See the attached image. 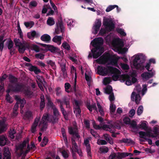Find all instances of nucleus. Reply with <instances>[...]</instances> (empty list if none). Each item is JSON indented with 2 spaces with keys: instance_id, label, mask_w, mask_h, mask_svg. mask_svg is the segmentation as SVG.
Returning a JSON list of instances; mask_svg holds the SVG:
<instances>
[{
  "instance_id": "obj_1",
  "label": "nucleus",
  "mask_w": 159,
  "mask_h": 159,
  "mask_svg": "<svg viewBox=\"0 0 159 159\" xmlns=\"http://www.w3.org/2000/svg\"><path fill=\"white\" fill-rule=\"evenodd\" d=\"M118 59L111 55L109 54L103 55L99 58L97 59V62L100 64H106L107 67L102 66L98 67V70L99 74L105 75L110 74L112 76L113 80H116L120 76L121 72L118 69L110 66V65L116 66Z\"/></svg>"
},
{
  "instance_id": "obj_2",
  "label": "nucleus",
  "mask_w": 159,
  "mask_h": 159,
  "mask_svg": "<svg viewBox=\"0 0 159 159\" xmlns=\"http://www.w3.org/2000/svg\"><path fill=\"white\" fill-rule=\"evenodd\" d=\"M68 131L69 133L73 135V137L71 138L72 146H74L76 151H78V146L76 143L75 141L80 143L81 139L80 136L78 133V129L76 127L74 128L70 127L68 129Z\"/></svg>"
},
{
  "instance_id": "obj_3",
  "label": "nucleus",
  "mask_w": 159,
  "mask_h": 159,
  "mask_svg": "<svg viewBox=\"0 0 159 159\" xmlns=\"http://www.w3.org/2000/svg\"><path fill=\"white\" fill-rule=\"evenodd\" d=\"M139 134L140 138L147 139L146 136L152 138L156 137L159 134V128L158 127H155L154 128L152 131L150 128L148 129L147 132L141 131L139 132Z\"/></svg>"
},
{
  "instance_id": "obj_4",
  "label": "nucleus",
  "mask_w": 159,
  "mask_h": 159,
  "mask_svg": "<svg viewBox=\"0 0 159 159\" xmlns=\"http://www.w3.org/2000/svg\"><path fill=\"white\" fill-rule=\"evenodd\" d=\"M29 144V140H25L22 143L16 146L15 152L19 157L21 156L23 152L26 149Z\"/></svg>"
},
{
  "instance_id": "obj_5",
  "label": "nucleus",
  "mask_w": 159,
  "mask_h": 159,
  "mask_svg": "<svg viewBox=\"0 0 159 159\" xmlns=\"http://www.w3.org/2000/svg\"><path fill=\"white\" fill-rule=\"evenodd\" d=\"M135 90L138 93L135 91L133 92L131 94V98L132 101H135L137 104H139L141 100V97L139 93L141 91V88L140 85L136 87Z\"/></svg>"
},
{
  "instance_id": "obj_6",
  "label": "nucleus",
  "mask_w": 159,
  "mask_h": 159,
  "mask_svg": "<svg viewBox=\"0 0 159 159\" xmlns=\"http://www.w3.org/2000/svg\"><path fill=\"white\" fill-rule=\"evenodd\" d=\"M48 117V113H45L43 115L39 125V127L40 128L41 131H45L47 129L48 125L46 121L47 120V119Z\"/></svg>"
},
{
  "instance_id": "obj_7",
  "label": "nucleus",
  "mask_w": 159,
  "mask_h": 159,
  "mask_svg": "<svg viewBox=\"0 0 159 159\" xmlns=\"http://www.w3.org/2000/svg\"><path fill=\"white\" fill-rule=\"evenodd\" d=\"M113 45L119 51L124 52L126 51L125 48H122L124 46L123 43L121 41L115 40L112 42Z\"/></svg>"
},
{
  "instance_id": "obj_8",
  "label": "nucleus",
  "mask_w": 159,
  "mask_h": 159,
  "mask_svg": "<svg viewBox=\"0 0 159 159\" xmlns=\"http://www.w3.org/2000/svg\"><path fill=\"white\" fill-rule=\"evenodd\" d=\"M57 28L55 29V34H59L60 32L63 33L64 31V27L62 20H58L56 23Z\"/></svg>"
},
{
  "instance_id": "obj_9",
  "label": "nucleus",
  "mask_w": 159,
  "mask_h": 159,
  "mask_svg": "<svg viewBox=\"0 0 159 159\" xmlns=\"http://www.w3.org/2000/svg\"><path fill=\"white\" fill-rule=\"evenodd\" d=\"M115 128L120 129V126H113L112 124L104 125L102 126V128L104 130L109 131L111 133H113L114 132Z\"/></svg>"
},
{
  "instance_id": "obj_10",
  "label": "nucleus",
  "mask_w": 159,
  "mask_h": 159,
  "mask_svg": "<svg viewBox=\"0 0 159 159\" xmlns=\"http://www.w3.org/2000/svg\"><path fill=\"white\" fill-rule=\"evenodd\" d=\"M93 45L96 48L97 51L100 48V47L103 43V40L101 38H95L94 39Z\"/></svg>"
},
{
  "instance_id": "obj_11",
  "label": "nucleus",
  "mask_w": 159,
  "mask_h": 159,
  "mask_svg": "<svg viewBox=\"0 0 159 159\" xmlns=\"http://www.w3.org/2000/svg\"><path fill=\"white\" fill-rule=\"evenodd\" d=\"M103 25L107 30L109 31H111L115 27L114 24L112 20H105L103 22Z\"/></svg>"
},
{
  "instance_id": "obj_12",
  "label": "nucleus",
  "mask_w": 159,
  "mask_h": 159,
  "mask_svg": "<svg viewBox=\"0 0 159 159\" xmlns=\"http://www.w3.org/2000/svg\"><path fill=\"white\" fill-rule=\"evenodd\" d=\"M40 119V117H37L35 119L31 128V132L34 133L36 131V127Z\"/></svg>"
},
{
  "instance_id": "obj_13",
  "label": "nucleus",
  "mask_w": 159,
  "mask_h": 159,
  "mask_svg": "<svg viewBox=\"0 0 159 159\" xmlns=\"http://www.w3.org/2000/svg\"><path fill=\"white\" fill-rule=\"evenodd\" d=\"M154 72H145L142 74L141 75L143 80L144 81H146L149 78L152 77L154 76Z\"/></svg>"
},
{
  "instance_id": "obj_14",
  "label": "nucleus",
  "mask_w": 159,
  "mask_h": 159,
  "mask_svg": "<svg viewBox=\"0 0 159 159\" xmlns=\"http://www.w3.org/2000/svg\"><path fill=\"white\" fill-rule=\"evenodd\" d=\"M140 57L139 56H135L133 62V65L137 69L139 68L141 66V64L143 62L140 61Z\"/></svg>"
},
{
  "instance_id": "obj_15",
  "label": "nucleus",
  "mask_w": 159,
  "mask_h": 159,
  "mask_svg": "<svg viewBox=\"0 0 159 159\" xmlns=\"http://www.w3.org/2000/svg\"><path fill=\"white\" fill-rule=\"evenodd\" d=\"M91 137L85 139L84 140V144L85 146L88 153L89 154L91 152V147L89 143V141L91 140Z\"/></svg>"
},
{
  "instance_id": "obj_16",
  "label": "nucleus",
  "mask_w": 159,
  "mask_h": 159,
  "mask_svg": "<svg viewBox=\"0 0 159 159\" xmlns=\"http://www.w3.org/2000/svg\"><path fill=\"white\" fill-rule=\"evenodd\" d=\"M39 35L38 33H36V32L34 30L28 33L27 34L28 38L31 39H33L34 38H38Z\"/></svg>"
},
{
  "instance_id": "obj_17",
  "label": "nucleus",
  "mask_w": 159,
  "mask_h": 159,
  "mask_svg": "<svg viewBox=\"0 0 159 159\" xmlns=\"http://www.w3.org/2000/svg\"><path fill=\"white\" fill-rule=\"evenodd\" d=\"M15 99L17 101L18 103L19 102V103L20 104V107L22 108L24 107V104L26 103V101L25 99H21L19 96H16Z\"/></svg>"
},
{
  "instance_id": "obj_18",
  "label": "nucleus",
  "mask_w": 159,
  "mask_h": 159,
  "mask_svg": "<svg viewBox=\"0 0 159 159\" xmlns=\"http://www.w3.org/2000/svg\"><path fill=\"white\" fill-rule=\"evenodd\" d=\"M7 124L4 121H0V134L2 133L7 129Z\"/></svg>"
},
{
  "instance_id": "obj_19",
  "label": "nucleus",
  "mask_w": 159,
  "mask_h": 159,
  "mask_svg": "<svg viewBox=\"0 0 159 159\" xmlns=\"http://www.w3.org/2000/svg\"><path fill=\"white\" fill-rule=\"evenodd\" d=\"M23 87L19 84L16 85L13 87L12 89L13 91L16 92H22L23 91Z\"/></svg>"
},
{
  "instance_id": "obj_20",
  "label": "nucleus",
  "mask_w": 159,
  "mask_h": 159,
  "mask_svg": "<svg viewBox=\"0 0 159 159\" xmlns=\"http://www.w3.org/2000/svg\"><path fill=\"white\" fill-rule=\"evenodd\" d=\"M59 117L55 116L54 115L51 116L50 117L48 116V117L47 119V120L52 123H55L58 121Z\"/></svg>"
},
{
  "instance_id": "obj_21",
  "label": "nucleus",
  "mask_w": 159,
  "mask_h": 159,
  "mask_svg": "<svg viewBox=\"0 0 159 159\" xmlns=\"http://www.w3.org/2000/svg\"><path fill=\"white\" fill-rule=\"evenodd\" d=\"M130 127L132 128V131L136 132L138 130V125H137L136 122L134 120H132L130 122Z\"/></svg>"
},
{
  "instance_id": "obj_22",
  "label": "nucleus",
  "mask_w": 159,
  "mask_h": 159,
  "mask_svg": "<svg viewBox=\"0 0 159 159\" xmlns=\"http://www.w3.org/2000/svg\"><path fill=\"white\" fill-rule=\"evenodd\" d=\"M150 128L148 127L146 123L144 122H141V124L138 125V129H141L145 130L147 132L148 129H150Z\"/></svg>"
},
{
  "instance_id": "obj_23",
  "label": "nucleus",
  "mask_w": 159,
  "mask_h": 159,
  "mask_svg": "<svg viewBox=\"0 0 159 159\" xmlns=\"http://www.w3.org/2000/svg\"><path fill=\"white\" fill-rule=\"evenodd\" d=\"M4 157L3 159L11 158L10 153L9 149L7 148H4L3 153Z\"/></svg>"
},
{
  "instance_id": "obj_24",
  "label": "nucleus",
  "mask_w": 159,
  "mask_h": 159,
  "mask_svg": "<svg viewBox=\"0 0 159 159\" xmlns=\"http://www.w3.org/2000/svg\"><path fill=\"white\" fill-rule=\"evenodd\" d=\"M62 63L61 64V70L62 71V74L64 76H66L67 75V72L66 69V65L65 63H64L63 61H61Z\"/></svg>"
},
{
  "instance_id": "obj_25",
  "label": "nucleus",
  "mask_w": 159,
  "mask_h": 159,
  "mask_svg": "<svg viewBox=\"0 0 159 159\" xmlns=\"http://www.w3.org/2000/svg\"><path fill=\"white\" fill-rule=\"evenodd\" d=\"M62 37L61 36L56 35L52 39V41L55 43H57L58 44L60 45L61 43V39Z\"/></svg>"
},
{
  "instance_id": "obj_26",
  "label": "nucleus",
  "mask_w": 159,
  "mask_h": 159,
  "mask_svg": "<svg viewBox=\"0 0 159 159\" xmlns=\"http://www.w3.org/2000/svg\"><path fill=\"white\" fill-rule=\"evenodd\" d=\"M129 155H131L130 153H127L126 152H118L117 153L116 156H117V158H120L122 159L128 156Z\"/></svg>"
},
{
  "instance_id": "obj_27",
  "label": "nucleus",
  "mask_w": 159,
  "mask_h": 159,
  "mask_svg": "<svg viewBox=\"0 0 159 159\" xmlns=\"http://www.w3.org/2000/svg\"><path fill=\"white\" fill-rule=\"evenodd\" d=\"M7 139L4 135L0 137V145L2 146H4L6 143Z\"/></svg>"
},
{
  "instance_id": "obj_28",
  "label": "nucleus",
  "mask_w": 159,
  "mask_h": 159,
  "mask_svg": "<svg viewBox=\"0 0 159 159\" xmlns=\"http://www.w3.org/2000/svg\"><path fill=\"white\" fill-rule=\"evenodd\" d=\"M103 49L102 48H101L99 50V51L97 52H95L93 53V57L95 58H97L99 56H100L102 53L103 52Z\"/></svg>"
},
{
  "instance_id": "obj_29",
  "label": "nucleus",
  "mask_w": 159,
  "mask_h": 159,
  "mask_svg": "<svg viewBox=\"0 0 159 159\" xmlns=\"http://www.w3.org/2000/svg\"><path fill=\"white\" fill-rule=\"evenodd\" d=\"M41 101L40 103V108L42 110L45 106L44 97L43 95H41L40 96Z\"/></svg>"
},
{
  "instance_id": "obj_30",
  "label": "nucleus",
  "mask_w": 159,
  "mask_h": 159,
  "mask_svg": "<svg viewBox=\"0 0 159 159\" xmlns=\"http://www.w3.org/2000/svg\"><path fill=\"white\" fill-rule=\"evenodd\" d=\"M51 38L49 35L47 34H44L41 37V39L42 40L45 42L49 41Z\"/></svg>"
},
{
  "instance_id": "obj_31",
  "label": "nucleus",
  "mask_w": 159,
  "mask_h": 159,
  "mask_svg": "<svg viewBox=\"0 0 159 159\" xmlns=\"http://www.w3.org/2000/svg\"><path fill=\"white\" fill-rule=\"evenodd\" d=\"M62 102H64L66 105L67 108L70 107V99L67 97L65 96L62 98Z\"/></svg>"
},
{
  "instance_id": "obj_32",
  "label": "nucleus",
  "mask_w": 159,
  "mask_h": 159,
  "mask_svg": "<svg viewBox=\"0 0 159 159\" xmlns=\"http://www.w3.org/2000/svg\"><path fill=\"white\" fill-rule=\"evenodd\" d=\"M9 132V137L11 139H14L15 137V135L16 133V131L13 128L11 129Z\"/></svg>"
},
{
  "instance_id": "obj_33",
  "label": "nucleus",
  "mask_w": 159,
  "mask_h": 159,
  "mask_svg": "<svg viewBox=\"0 0 159 159\" xmlns=\"http://www.w3.org/2000/svg\"><path fill=\"white\" fill-rule=\"evenodd\" d=\"M15 44L16 46L18 47L22 46V45L25 44L24 43H22L20 42V40L19 39L16 38L14 40Z\"/></svg>"
},
{
  "instance_id": "obj_34",
  "label": "nucleus",
  "mask_w": 159,
  "mask_h": 159,
  "mask_svg": "<svg viewBox=\"0 0 159 159\" xmlns=\"http://www.w3.org/2000/svg\"><path fill=\"white\" fill-rule=\"evenodd\" d=\"M105 93H106L110 94L112 92V88L110 85L107 86L106 88L104 89Z\"/></svg>"
},
{
  "instance_id": "obj_35",
  "label": "nucleus",
  "mask_w": 159,
  "mask_h": 159,
  "mask_svg": "<svg viewBox=\"0 0 159 159\" xmlns=\"http://www.w3.org/2000/svg\"><path fill=\"white\" fill-rule=\"evenodd\" d=\"M97 104L98 109V111L100 113V115H101L102 116H104V113L103 108L100 105V103L98 102H97Z\"/></svg>"
},
{
  "instance_id": "obj_36",
  "label": "nucleus",
  "mask_w": 159,
  "mask_h": 159,
  "mask_svg": "<svg viewBox=\"0 0 159 159\" xmlns=\"http://www.w3.org/2000/svg\"><path fill=\"white\" fill-rule=\"evenodd\" d=\"M99 151L101 153H106L108 152L109 149L107 147L103 146L99 148Z\"/></svg>"
},
{
  "instance_id": "obj_37",
  "label": "nucleus",
  "mask_w": 159,
  "mask_h": 159,
  "mask_svg": "<svg viewBox=\"0 0 159 159\" xmlns=\"http://www.w3.org/2000/svg\"><path fill=\"white\" fill-rule=\"evenodd\" d=\"M101 25V22L100 20H98V21L95 23L94 25V30L97 32L99 30V28Z\"/></svg>"
},
{
  "instance_id": "obj_38",
  "label": "nucleus",
  "mask_w": 159,
  "mask_h": 159,
  "mask_svg": "<svg viewBox=\"0 0 159 159\" xmlns=\"http://www.w3.org/2000/svg\"><path fill=\"white\" fill-rule=\"evenodd\" d=\"M120 143H133L134 142L131 140L128 139H123L120 140Z\"/></svg>"
},
{
  "instance_id": "obj_39",
  "label": "nucleus",
  "mask_w": 159,
  "mask_h": 159,
  "mask_svg": "<svg viewBox=\"0 0 159 159\" xmlns=\"http://www.w3.org/2000/svg\"><path fill=\"white\" fill-rule=\"evenodd\" d=\"M8 45L7 47L8 49L10 50V52L11 54H12V53H13V51H12L11 50V49L12 48L13 45V42L12 41H10L8 42Z\"/></svg>"
},
{
  "instance_id": "obj_40",
  "label": "nucleus",
  "mask_w": 159,
  "mask_h": 159,
  "mask_svg": "<svg viewBox=\"0 0 159 159\" xmlns=\"http://www.w3.org/2000/svg\"><path fill=\"white\" fill-rule=\"evenodd\" d=\"M52 110H53V115L59 117L60 116V114L58 109L56 107L52 109Z\"/></svg>"
},
{
  "instance_id": "obj_41",
  "label": "nucleus",
  "mask_w": 159,
  "mask_h": 159,
  "mask_svg": "<svg viewBox=\"0 0 159 159\" xmlns=\"http://www.w3.org/2000/svg\"><path fill=\"white\" fill-rule=\"evenodd\" d=\"M48 49L50 51L52 52H57L59 50L58 48L54 47L53 46H49Z\"/></svg>"
},
{
  "instance_id": "obj_42",
  "label": "nucleus",
  "mask_w": 159,
  "mask_h": 159,
  "mask_svg": "<svg viewBox=\"0 0 159 159\" xmlns=\"http://www.w3.org/2000/svg\"><path fill=\"white\" fill-rule=\"evenodd\" d=\"M30 150V147L29 145H28L27 148L26 149L25 151L24 152H23V153H22V157L21 159H24L26 155V154Z\"/></svg>"
},
{
  "instance_id": "obj_43",
  "label": "nucleus",
  "mask_w": 159,
  "mask_h": 159,
  "mask_svg": "<svg viewBox=\"0 0 159 159\" xmlns=\"http://www.w3.org/2000/svg\"><path fill=\"white\" fill-rule=\"evenodd\" d=\"M36 77L37 80H36V82L37 83L38 82L43 83V82L44 81V79L42 76H40L38 75H37Z\"/></svg>"
},
{
  "instance_id": "obj_44",
  "label": "nucleus",
  "mask_w": 159,
  "mask_h": 159,
  "mask_svg": "<svg viewBox=\"0 0 159 159\" xmlns=\"http://www.w3.org/2000/svg\"><path fill=\"white\" fill-rule=\"evenodd\" d=\"M34 24L33 21H30L29 22H25L24 24L27 28H30L32 27Z\"/></svg>"
},
{
  "instance_id": "obj_45",
  "label": "nucleus",
  "mask_w": 159,
  "mask_h": 159,
  "mask_svg": "<svg viewBox=\"0 0 159 159\" xmlns=\"http://www.w3.org/2000/svg\"><path fill=\"white\" fill-rule=\"evenodd\" d=\"M61 132L63 138L64 140L67 142V139L66 136L65 129L64 128H61Z\"/></svg>"
},
{
  "instance_id": "obj_46",
  "label": "nucleus",
  "mask_w": 159,
  "mask_h": 159,
  "mask_svg": "<svg viewBox=\"0 0 159 159\" xmlns=\"http://www.w3.org/2000/svg\"><path fill=\"white\" fill-rule=\"evenodd\" d=\"M71 87V85L70 84L68 83H66L65 84V88L66 91L68 93H70V91L68 89L70 88ZM72 90H71V91H72Z\"/></svg>"
},
{
  "instance_id": "obj_47",
  "label": "nucleus",
  "mask_w": 159,
  "mask_h": 159,
  "mask_svg": "<svg viewBox=\"0 0 159 159\" xmlns=\"http://www.w3.org/2000/svg\"><path fill=\"white\" fill-rule=\"evenodd\" d=\"M111 82V80L110 77H105L103 79V84L105 85L109 84Z\"/></svg>"
},
{
  "instance_id": "obj_48",
  "label": "nucleus",
  "mask_w": 159,
  "mask_h": 159,
  "mask_svg": "<svg viewBox=\"0 0 159 159\" xmlns=\"http://www.w3.org/2000/svg\"><path fill=\"white\" fill-rule=\"evenodd\" d=\"M116 107L115 105L111 104L110 106V111L111 114H113L115 112Z\"/></svg>"
},
{
  "instance_id": "obj_49",
  "label": "nucleus",
  "mask_w": 159,
  "mask_h": 159,
  "mask_svg": "<svg viewBox=\"0 0 159 159\" xmlns=\"http://www.w3.org/2000/svg\"><path fill=\"white\" fill-rule=\"evenodd\" d=\"M48 138L46 137H44L43 139L42 142L41 143V145L42 147H44L45 146L48 142Z\"/></svg>"
},
{
  "instance_id": "obj_50",
  "label": "nucleus",
  "mask_w": 159,
  "mask_h": 159,
  "mask_svg": "<svg viewBox=\"0 0 159 159\" xmlns=\"http://www.w3.org/2000/svg\"><path fill=\"white\" fill-rule=\"evenodd\" d=\"M7 93L6 96V99L7 102H8L9 103H11L12 102V100L9 93V91L8 90L7 91Z\"/></svg>"
},
{
  "instance_id": "obj_51",
  "label": "nucleus",
  "mask_w": 159,
  "mask_h": 159,
  "mask_svg": "<svg viewBox=\"0 0 159 159\" xmlns=\"http://www.w3.org/2000/svg\"><path fill=\"white\" fill-rule=\"evenodd\" d=\"M62 46L65 49L67 50H69L70 49V45L66 42L63 43Z\"/></svg>"
},
{
  "instance_id": "obj_52",
  "label": "nucleus",
  "mask_w": 159,
  "mask_h": 159,
  "mask_svg": "<svg viewBox=\"0 0 159 159\" xmlns=\"http://www.w3.org/2000/svg\"><path fill=\"white\" fill-rule=\"evenodd\" d=\"M97 143L98 145H105L107 144V142L104 140L98 139Z\"/></svg>"
},
{
  "instance_id": "obj_53",
  "label": "nucleus",
  "mask_w": 159,
  "mask_h": 159,
  "mask_svg": "<svg viewBox=\"0 0 159 159\" xmlns=\"http://www.w3.org/2000/svg\"><path fill=\"white\" fill-rule=\"evenodd\" d=\"M143 107L142 106H139L137 111V114L139 116L143 112Z\"/></svg>"
},
{
  "instance_id": "obj_54",
  "label": "nucleus",
  "mask_w": 159,
  "mask_h": 159,
  "mask_svg": "<svg viewBox=\"0 0 159 159\" xmlns=\"http://www.w3.org/2000/svg\"><path fill=\"white\" fill-rule=\"evenodd\" d=\"M23 93L25 96L28 97H30L32 93V92L29 90L23 91Z\"/></svg>"
},
{
  "instance_id": "obj_55",
  "label": "nucleus",
  "mask_w": 159,
  "mask_h": 159,
  "mask_svg": "<svg viewBox=\"0 0 159 159\" xmlns=\"http://www.w3.org/2000/svg\"><path fill=\"white\" fill-rule=\"evenodd\" d=\"M115 8L114 5H109L106 9L107 12H109Z\"/></svg>"
},
{
  "instance_id": "obj_56",
  "label": "nucleus",
  "mask_w": 159,
  "mask_h": 159,
  "mask_svg": "<svg viewBox=\"0 0 159 159\" xmlns=\"http://www.w3.org/2000/svg\"><path fill=\"white\" fill-rule=\"evenodd\" d=\"M85 78L86 80L88 82V84L89 85V84L91 81V78L90 76H89L87 75L86 73H85Z\"/></svg>"
},
{
  "instance_id": "obj_57",
  "label": "nucleus",
  "mask_w": 159,
  "mask_h": 159,
  "mask_svg": "<svg viewBox=\"0 0 159 159\" xmlns=\"http://www.w3.org/2000/svg\"><path fill=\"white\" fill-rule=\"evenodd\" d=\"M48 105L51 107L52 108V109L56 107L53 104V103L50 100L49 98H48Z\"/></svg>"
},
{
  "instance_id": "obj_58",
  "label": "nucleus",
  "mask_w": 159,
  "mask_h": 159,
  "mask_svg": "<svg viewBox=\"0 0 159 159\" xmlns=\"http://www.w3.org/2000/svg\"><path fill=\"white\" fill-rule=\"evenodd\" d=\"M9 81L11 83H14L17 81V79L12 75H9Z\"/></svg>"
},
{
  "instance_id": "obj_59",
  "label": "nucleus",
  "mask_w": 159,
  "mask_h": 159,
  "mask_svg": "<svg viewBox=\"0 0 159 159\" xmlns=\"http://www.w3.org/2000/svg\"><path fill=\"white\" fill-rule=\"evenodd\" d=\"M32 116V113L30 111H27L25 115V117L26 118L29 119Z\"/></svg>"
},
{
  "instance_id": "obj_60",
  "label": "nucleus",
  "mask_w": 159,
  "mask_h": 159,
  "mask_svg": "<svg viewBox=\"0 0 159 159\" xmlns=\"http://www.w3.org/2000/svg\"><path fill=\"white\" fill-rule=\"evenodd\" d=\"M123 121L126 125L129 124L130 122V120L127 117H125L123 119Z\"/></svg>"
},
{
  "instance_id": "obj_61",
  "label": "nucleus",
  "mask_w": 159,
  "mask_h": 159,
  "mask_svg": "<svg viewBox=\"0 0 159 159\" xmlns=\"http://www.w3.org/2000/svg\"><path fill=\"white\" fill-rule=\"evenodd\" d=\"M90 133L93 135V136L95 138L99 137V135L93 129H91Z\"/></svg>"
},
{
  "instance_id": "obj_62",
  "label": "nucleus",
  "mask_w": 159,
  "mask_h": 159,
  "mask_svg": "<svg viewBox=\"0 0 159 159\" xmlns=\"http://www.w3.org/2000/svg\"><path fill=\"white\" fill-rule=\"evenodd\" d=\"M19 51L21 53H24L25 50V44L22 45V46L19 47Z\"/></svg>"
},
{
  "instance_id": "obj_63",
  "label": "nucleus",
  "mask_w": 159,
  "mask_h": 159,
  "mask_svg": "<svg viewBox=\"0 0 159 159\" xmlns=\"http://www.w3.org/2000/svg\"><path fill=\"white\" fill-rule=\"evenodd\" d=\"M117 31L119 34H120L121 35H122L123 36H125L126 35V34L124 32L123 30L121 29H117Z\"/></svg>"
},
{
  "instance_id": "obj_64",
  "label": "nucleus",
  "mask_w": 159,
  "mask_h": 159,
  "mask_svg": "<svg viewBox=\"0 0 159 159\" xmlns=\"http://www.w3.org/2000/svg\"><path fill=\"white\" fill-rule=\"evenodd\" d=\"M74 112L76 114L80 115L81 112V110L80 107H75L74 109Z\"/></svg>"
}]
</instances>
